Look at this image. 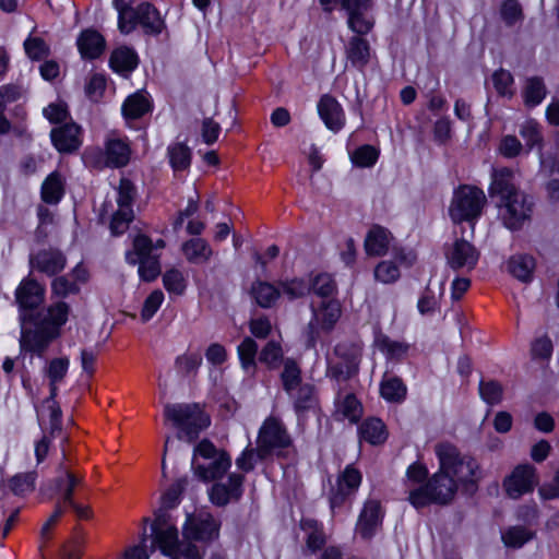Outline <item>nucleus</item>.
I'll return each mask as SVG.
<instances>
[{
	"mask_svg": "<svg viewBox=\"0 0 559 559\" xmlns=\"http://www.w3.org/2000/svg\"><path fill=\"white\" fill-rule=\"evenodd\" d=\"M537 484L536 468L531 464H520L504 477L502 488L510 499L518 500L522 496L533 492Z\"/></svg>",
	"mask_w": 559,
	"mask_h": 559,
	"instance_id": "9b49d317",
	"label": "nucleus"
},
{
	"mask_svg": "<svg viewBox=\"0 0 559 559\" xmlns=\"http://www.w3.org/2000/svg\"><path fill=\"white\" fill-rule=\"evenodd\" d=\"M63 193L62 181L59 175L50 174L41 186V197L46 203H57Z\"/></svg>",
	"mask_w": 559,
	"mask_h": 559,
	"instance_id": "8fccbe9b",
	"label": "nucleus"
},
{
	"mask_svg": "<svg viewBox=\"0 0 559 559\" xmlns=\"http://www.w3.org/2000/svg\"><path fill=\"white\" fill-rule=\"evenodd\" d=\"M336 414L350 423H356L361 417L362 407L354 394H345L336 400Z\"/></svg>",
	"mask_w": 559,
	"mask_h": 559,
	"instance_id": "4c0bfd02",
	"label": "nucleus"
},
{
	"mask_svg": "<svg viewBox=\"0 0 559 559\" xmlns=\"http://www.w3.org/2000/svg\"><path fill=\"white\" fill-rule=\"evenodd\" d=\"M435 453L440 469L451 477L456 486H475L483 477L478 462L462 454L456 447L449 442L438 443Z\"/></svg>",
	"mask_w": 559,
	"mask_h": 559,
	"instance_id": "f257e3e1",
	"label": "nucleus"
},
{
	"mask_svg": "<svg viewBox=\"0 0 559 559\" xmlns=\"http://www.w3.org/2000/svg\"><path fill=\"white\" fill-rule=\"evenodd\" d=\"M164 301V293L159 289L153 290L145 299L142 310L141 320L147 322L157 312Z\"/></svg>",
	"mask_w": 559,
	"mask_h": 559,
	"instance_id": "680f3d73",
	"label": "nucleus"
},
{
	"mask_svg": "<svg viewBox=\"0 0 559 559\" xmlns=\"http://www.w3.org/2000/svg\"><path fill=\"white\" fill-rule=\"evenodd\" d=\"M133 218V210H117L110 222L111 234L115 236L123 234Z\"/></svg>",
	"mask_w": 559,
	"mask_h": 559,
	"instance_id": "338daca9",
	"label": "nucleus"
},
{
	"mask_svg": "<svg viewBox=\"0 0 559 559\" xmlns=\"http://www.w3.org/2000/svg\"><path fill=\"white\" fill-rule=\"evenodd\" d=\"M283 371L281 373V380L283 388L288 395H293V392L301 383V371L298 364L293 358H286L283 361Z\"/></svg>",
	"mask_w": 559,
	"mask_h": 559,
	"instance_id": "a19ab883",
	"label": "nucleus"
},
{
	"mask_svg": "<svg viewBox=\"0 0 559 559\" xmlns=\"http://www.w3.org/2000/svg\"><path fill=\"white\" fill-rule=\"evenodd\" d=\"M487 203L485 192L474 186L459 187L453 194L449 214L454 223L475 222Z\"/></svg>",
	"mask_w": 559,
	"mask_h": 559,
	"instance_id": "423d86ee",
	"label": "nucleus"
},
{
	"mask_svg": "<svg viewBox=\"0 0 559 559\" xmlns=\"http://www.w3.org/2000/svg\"><path fill=\"white\" fill-rule=\"evenodd\" d=\"M194 475L202 481L222 478L231 466L229 454L204 439L193 450L191 462Z\"/></svg>",
	"mask_w": 559,
	"mask_h": 559,
	"instance_id": "7ed1b4c3",
	"label": "nucleus"
},
{
	"mask_svg": "<svg viewBox=\"0 0 559 559\" xmlns=\"http://www.w3.org/2000/svg\"><path fill=\"white\" fill-rule=\"evenodd\" d=\"M140 25L145 34L158 35L164 28V21L162 20L157 9L151 3L144 2L140 4Z\"/></svg>",
	"mask_w": 559,
	"mask_h": 559,
	"instance_id": "f704fd0d",
	"label": "nucleus"
},
{
	"mask_svg": "<svg viewBox=\"0 0 559 559\" xmlns=\"http://www.w3.org/2000/svg\"><path fill=\"white\" fill-rule=\"evenodd\" d=\"M69 369L68 358L52 359L45 370V374L49 379V386L52 397L57 395V384L63 380Z\"/></svg>",
	"mask_w": 559,
	"mask_h": 559,
	"instance_id": "a18cd8bd",
	"label": "nucleus"
},
{
	"mask_svg": "<svg viewBox=\"0 0 559 559\" xmlns=\"http://www.w3.org/2000/svg\"><path fill=\"white\" fill-rule=\"evenodd\" d=\"M48 415L50 419V428L51 431L60 430L61 429V409L57 402L55 401V397L50 394V396L45 401V403L41 406V409L38 411V415Z\"/></svg>",
	"mask_w": 559,
	"mask_h": 559,
	"instance_id": "bf43d9fd",
	"label": "nucleus"
},
{
	"mask_svg": "<svg viewBox=\"0 0 559 559\" xmlns=\"http://www.w3.org/2000/svg\"><path fill=\"white\" fill-rule=\"evenodd\" d=\"M289 396L294 400V405L297 412L310 409L316 405L314 388L312 384H300L293 392V395Z\"/></svg>",
	"mask_w": 559,
	"mask_h": 559,
	"instance_id": "49530a36",
	"label": "nucleus"
},
{
	"mask_svg": "<svg viewBox=\"0 0 559 559\" xmlns=\"http://www.w3.org/2000/svg\"><path fill=\"white\" fill-rule=\"evenodd\" d=\"M521 138L525 141L527 151H531L534 146L540 144L543 140L542 128L534 120L524 121L519 129Z\"/></svg>",
	"mask_w": 559,
	"mask_h": 559,
	"instance_id": "603ef678",
	"label": "nucleus"
},
{
	"mask_svg": "<svg viewBox=\"0 0 559 559\" xmlns=\"http://www.w3.org/2000/svg\"><path fill=\"white\" fill-rule=\"evenodd\" d=\"M45 288L35 280L24 278L15 289V300L20 308V322H32L34 310L44 301Z\"/></svg>",
	"mask_w": 559,
	"mask_h": 559,
	"instance_id": "f8f14e48",
	"label": "nucleus"
},
{
	"mask_svg": "<svg viewBox=\"0 0 559 559\" xmlns=\"http://www.w3.org/2000/svg\"><path fill=\"white\" fill-rule=\"evenodd\" d=\"M383 512L378 500L369 499L365 502L359 514L356 532L362 538H371L381 527Z\"/></svg>",
	"mask_w": 559,
	"mask_h": 559,
	"instance_id": "6ab92c4d",
	"label": "nucleus"
},
{
	"mask_svg": "<svg viewBox=\"0 0 559 559\" xmlns=\"http://www.w3.org/2000/svg\"><path fill=\"white\" fill-rule=\"evenodd\" d=\"M170 165L175 171L185 170L190 166L191 153L188 146L176 143L168 147Z\"/></svg>",
	"mask_w": 559,
	"mask_h": 559,
	"instance_id": "09e8293b",
	"label": "nucleus"
},
{
	"mask_svg": "<svg viewBox=\"0 0 559 559\" xmlns=\"http://www.w3.org/2000/svg\"><path fill=\"white\" fill-rule=\"evenodd\" d=\"M57 472L58 475L55 478L53 484L56 490L60 493L59 502L67 506L74 501V491L76 488L84 485V477L71 472L63 463L59 464Z\"/></svg>",
	"mask_w": 559,
	"mask_h": 559,
	"instance_id": "4be33fe9",
	"label": "nucleus"
},
{
	"mask_svg": "<svg viewBox=\"0 0 559 559\" xmlns=\"http://www.w3.org/2000/svg\"><path fill=\"white\" fill-rule=\"evenodd\" d=\"M20 326L21 350L32 353L38 357H43L51 342L59 337L55 329L49 330L36 318L32 322H20Z\"/></svg>",
	"mask_w": 559,
	"mask_h": 559,
	"instance_id": "1a4fd4ad",
	"label": "nucleus"
},
{
	"mask_svg": "<svg viewBox=\"0 0 559 559\" xmlns=\"http://www.w3.org/2000/svg\"><path fill=\"white\" fill-rule=\"evenodd\" d=\"M66 263V257L55 249L40 250L31 258L32 267L49 276L60 273Z\"/></svg>",
	"mask_w": 559,
	"mask_h": 559,
	"instance_id": "b1692460",
	"label": "nucleus"
},
{
	"mask_svg": "<svg viewBox=\"0 0 559 559\" xmlns=\"http://www.w3.org/2000/svg\"><path fill=\"white\" fill-rule=\"evenodd\" d=\"M106 163L111 167H122L129 163L131 148L126 138L110 134L105 141Z\"/></svg>",
	"mask_w": 559,
	"mask_h": 559,
	"instance_id": "393cba45",
	"label": "nucleus"
},
{
	"mask_svg": "<svg viewBox=\"0 0 559 559\" xmlns=\"http://www.w3.org/2000/svg\"><path fill=\"white\" fill-rule=\"evenodd\" d=\"M448 264L453 270H473L479 259L477 249L465 239H456L445 251Z\"/></svg>",
	"mask_w": 559,
	"mask_h": 559,
	"instance_id": "a211bd4d",
	"label": "nucleus"
},
{
	"mask_svg": "<svg viewBox=\"0 0 559 559\" xmlns=\"http://www.w3.org/2000/svg\"><path fill=\"white\" fill-rule=\"evenodd\" d=\"M533 359L548 360L552 355V342L547 335L534 340L531 345Z\"/></svg>",
	"mask_w": 559,
	"mask_h": 559,
	"instance_id": "774afa93",
	"label": "nucleus"
},
{
	"mask_svg": "<svg viewBox=\"0 0 559 559\" xmlns=\"http://www.w3.org/2000/svg\"><path fill=\"white\" fill-rule=\"evenodd\" d=\"M480 397L489 405H497L502 401L503 388L493 380L480 381L479 383Z\"/></svg>",
	"mask_w": 559,
	"mask_h": 559,
	"instance_id": "864d4df0",
	"label": "nucleus"
},
{
	"mask_svg": "<svg viewBox=\"0 0 559 559\" xmlns=\"http://www.w3.org/2000/svg\"><path fill=\"white\" fill-rule=\"evenodd\" d=\"M115 7L118 11V28L122 34H129L140 25V4L133 8L115 0Z\"/></svg>",
	"mask_w": 559,
	"mask_h": 559,
	"instance_id": "473e14b6",
	"label": "nucleus"
},
{
	"mask_svg": "<svg viewBox=\"0 0 559 559\" xmlns=\"http://www.w3.org/2000/svg\"><path fill=\"white\" fill-rule=\"evenodd\" d=\"M379 152L371 145H362L358 147L353 156V163L359 167H371L376 164Z\"/></svg>",
	"mask_w": 559,
	"mask_h": 559,
	"instance_id": "0e129e2a",
	"label": "nucleus"
},
{
	"mask_svg": "<svg viewBox=\"0 0 559 559\" xmlns=\"http://www.w3.org/2000/svg\"><path fill=\"white\" fill-rule=\"evenodd\" d=\"M459 486L440 468L429 480L416 488H409L408 500L417 509L430 503L447 504L455 496Z\"/></svg>",
	"mask_w": 559,
	"mask_h": 559,
	"instance_id": "20e7f679",
	"label": "nucleus"
},
{
	"mask_svg": "<svg viewBox=\"0 0 559 559\" xmlns=\"http://www.w3.org/2000/svg\"><path fill=\"white\" fill-rule=\"evenodd\" d=\"M251 294L262 308H270L280 297V290L266 282H257L252 285Z\"/></svg>",
	"mask_w": 559,
	"mask_h": 559,
	"instance_id": "79ce46f5",
	"label": "nucleus"
},
{
	"mask_svg": "<svg viewBox=\"0 0 559 559\" xmlns=\"http://www.w3.org/2000/svg\"><path fill=\"white\" fill-rule=\"evenodd\" d=\"M219 523L207 512L190 515L183 526V535L188 539L211 540L218 536Z\"/></svg>",
	"mask_w": 559,
	"mask_h": 559,
	"instance_id": "2eb2a0df",
	"label": "nucleus"
},
{
	"mask_svg": "<svg viewBox=\"0 0 559 559\" xmlns=\"http://www.w3.org/2000/svg\"><path fill=\"white\" fill-rule=\"evenodd\" d=\"M406 386L397 377H384L380 385L381 396L389 402H401L406 396Z\"/></svg>",
	"mask_w": 559,
	"mask_h": 559,
	"instance_id": "37998d69",
	"label": "nucleus"
},
{
	"mask_svg": "<svg viewBox=\"0 0 559 559\" xmlns=\"http://www.w3.org/2000/svg\"><path fill=\"white\" fill-rule=\"evenodd\" d=\"M524 96L525 103L528 106L540 104L546 96V88L542 80L538 78L527 80Z\"/></svg>",
	"mask_w": 559,
	"mask_h": 559,
	"instance_id": "5fc2aeb1",
	"label": "nucleus"
},
{
	"mask_svg": "<svg viewBox=\"0 0 559 559\" xmlns=\"http://www.w3.org/2000/svg\"><path fill=\"white\" fill-rule=\"evenodd\" d=\"M374 277L383 284H391L399 280L400 270L393 261H382L374 269Z\"/></svg>",
	"mask_w": 559,
	"mask_h": 559,
	"instance_id": "4d7b16f0",
	"label": "nucleus"
},
{
	"mask_svg": "<svg viewBox=\"0 0 559 559\" xmlns=\"http://www.w3.org/2000/svg\"><path fill=\"white\" fill-rule=\"evenodd\" d=\"M78 49L83 59H96L105 50V38L95 29H84L76 39Z\"/></svg>",
	"mask_w": 559,
	"mask_h": 559,
	"instance_id": "cd10ccee",
	"label": "nucleus"
},
{
	"mask_svg": "<svg viewBox=\"0 0 559 559\" xmlns=\"http://www.w3.org/2000/svg\"><path fill=\"white\" fill-rule=\"evenodd\" d=\"M310 290L320 297H329L334 294L336 289L335 282L330 274H319L312 281Z\"/></svg>",
	"mask_w": 559,
	"mask_h": 559,
	"instance_id": "052dcab7",
	"label": "nucleus"
},
{
	"mask_svg": "<svg viewBox=\"0 0 559 559\" xmlns=\"http://www.w3.org/2000/svg\"><path fill=\"white\" fill-rule=\"evenodd\" d=\"M500 217L509 229H520L531 218L532 199L524 192L514 194L498 202Z\"/></svg>",
	"mask_w": 559,
	"mask_h": 559,
	"instance_id": "9d476101",
	"label": "nucleus"
},
{
	"mask_svg": "<svg viewBox=\"0 0 559 559\" xmlns=\"http://www.w3.org/2000/svg\"><path fill=\"white\" fill-rule=\"evenodd\" d=\"M378 349L390 360H401L406 357L409 350V344L395 341L386 335L380 334L374 341Z\"/></svg>",
	"mask_w": 559,
	"mask_h": 559,
	"instance_id": "72a5a7b5",
	"label": "nucleus"
},
{
	"mask_svg": "<svg viewBox=\"0 0 559 559\" xmlns=\"http://www.w3.org/2000/svg\"><path fill=\"white\" fill-rule=\"evenodd\" d=\"M243 475L229 474L227 483H216L211 487L209 491L211 502L217 507H225L230 502L238 501L243 493Z\"/></svg>",
	"mask_w": 559,
	"mask_h": 559,
	"instance_id": "dca6fc26",
	"label": "nucleus"
},
{
	"mask_svg": "<svg viewBox=\"0 0 559 559\" xmlns=\"http://www.w3.org/2000/svg\"><path fill=\"white\" fill-rule=\"evenodd\" d=\"M69 314L70 306L67 302L59 300L51 304L41 318H35L49 330L55 329L57 335L60 336V329L67 323Z\"/></svg>",
	"mask_w": 559,
	"mask_h": 559,
	"instance_id": "c756f323",
	"label": "nucleus"
},
{
	"mask_svg": "<svg viewBox=\"0 0 559 559\" xmlns=\"http://www.w3.org/2000/svg\"><path fill=\"white\" fill-rule=\"evenodd\" d=\"M164 416L179 429L178 438H187L189 442L210 425V417L198 404H167Z\"/></svg>",
	"mask_w": 559,
	"mask_h": 559,
	"instance_id": "39448f33",
	"label": "nucleus"
},
{
	"mask_svg": "<svg viewBox=\"0 0 559 559\" xmlns=\"http://www.w3.org/2000/svg\"><path fill=\"white\" fill-rule=\"evenodd\" d=\"M292 443V438L284 424L276 417H267L259 429L257 439V455L264 460L271 453L285 449Z\"/></svg>",
	"mask_w": 559,
	"mask_h": 559,
	"instance_id": "0eeeda50",
	"label": "nucleus"
},
{
	"mask_svg": "<svg viewBox=\"0 0 559 559\" xmlns=\"http://www.w3.org/2000/svg\"><path fill=\"white\" fill-rule=\"evenodd\" d=\"M128 263H139V275L143 281L152 282L160 274L159 253H152V239L138 235L133 240V252L126 255Z\"/></svg>",
	"mask_w": 559,
	"mask_h": 559,
	"instance_id": "6e6552de",
	"label": "nucleus"
},
{
	"mask_svg": "<svg viewBox=\"0 0 559 559\" xmlns=\"http://www.w3.org/2000/svg\"><path fill=\"white\" fill-rule=\"evenodd\" d=\"M202 364V357L199 353H186L177 357L175 365L179 372L191 374L197 372Z\"/></svg>",
	"mask_w": 559,
	"mask_h": 559,
	"instance_id": "e2e57ef3",
	"label": "nucleus"
},
{
	"mask_svg": "<svg viewBox=\"0 0 559 559\" xmlns=\"http://www.w3.org/2000/svg\"><path fill=\"white\" fill-rule=\"evenodd\" d=\"M361 36L362 35L360 34L352 36L344 47L346 68L349 64L359 72H364L365 68L371 60L370 44Z\"/></svg>",
	"mask_w": 559,
	"mask_h": 559,
	"instance_id": "aec40b11",
	"label": "nucleus"
},
{
	"mask_svg": "<svg viewBox=\"0 0 559 559\" xmlns=\"http://www.w3.org/2000/svg\"><path fill=\"white\" fill-rule=\"evenodd\" d=\"M55 147L61 153L76 151L82 144V130L76 123H66L53 128L50 132Z\"/></svg>",
	"mask_w": 559,
	"mask_h": 559,
	"instance_id": "412c9836",
	"label": "nucleus"
},
{
	"mask_svg": "<svg viewBox=\"0 0 559 559\" xmlns=\"http://www.w3.org/2000/svg\"><path fill=\"white\" fill-rule=\"evenodd\" d=\"M391 233L379 225L372 226L365 238V251L371 257H381L388 253L391 242Z\"/></svg>",
	"mask_w": 559,
	"mask_h": 559,
	"instance_id": "bb28decb",
	"label": "nucleus"
},
{
	"mask_svg": "<svg viewBox=\"0 0 559 559\" xmlns=\"http://www.w3.org/2000/svg\"><path fill=\"white\" fill-rule=\"evenodd\" d=\"M237 354L245 373L253 377L257 372V342L252 337H245L237 347Z\"/></svg>",
	"mask_w": 559,
	"mask_h": 559,
	"instance_id": "2f4dec72",
	"label": "nucleus"
},
{
	"mask_svg": "<svg viewBox=\"0 0 559 559\" xmlns=\"http://www.w3.org/2000/svg\"><path fill=\"white\" fill-rule=\"evenodd\" d=\"M510 273L522 282H528L532 278L535 269V260L527 254L512 257L508 262Z\"/></svg>",
	"mask_w": 559,
	"mask_h": 559,
	"instance_id": "e433bc0d",
	"label": "nucleus"
},
{
	"mask_svg": "<svg viewBox=\"0 0 559 559\" xmlns=\"http://www.w3.org/2000/svg\"><path fill=\"white\" fill-rule=\"evenodd\" d=\"M520 191L513 183V171L510 168L502 167L492 170L489 186L491 198H499L501 201Z\"/></svg>",
	"mask_w": 559,
	"mask_h": 559,
	"instance_id": "a878e982",
	"label": "nucleus"
},
{
	"mask_svg": "<svg viewBox=\"0 0 559 559\" xmlns=\"http://www.w3.org/2000/svg\"><path fill=\"white\" fill-rule=\"evenodd\" d=\"M80 292V286L76 282L69 278V275L56 277L51 282V294L57 298H66L69 295H74Z\"/></svg>",
	"mask_w": 559,
	"mask_h": 559,
	"instance_id": "6e6d98bb",
	"label": "nucleus"
},
{
	"mask_svg": "<svg viewBox=\"0 0 559 559\" xmlns=\"http://www.w3.org/2000/svg\"><path fill=\"white\" fill-rule=\"evenodd\" d=\"M359 436L371 444L382 443L386 439L385 426L378 418L366 419L359 427Z\"/></svg>",
	"mask_w": 559,
	"mask_h": 559,
	"instance_id": "58836bf2",
	"label": "nucleus"
},
{
	"mask_svg": "<svg viewBox=\"0 0 559 559\" xmlns=\"http://www.w3.org/2000/svg\"><path fill=\"white\" fill-rule=\"evenodd\" d=\"M181 251L188 262L193 264L206 263L213 255V250L203 238H191L181 246Z\"/></svg>",
	"mask_w": 559,
	"mask_h": 559,
	"instance_id": "c85d7f7f",
	"label": "nucleus"
},
{
	"mask_svg": "<svg viewBox=\"0 0 559 559\" xmlns=\"http://www.w3.org/2000/svg\"><path fill=\"white\" fill-rule=\"evenodd\" d=\"M36 473H20L9 480L11 491L16 496H24L35 489Z\"/></svg>",
	"mask_w": 559,
	"mask_h": 559,
	"instance_id": "3c124183",
	"label": "nucleus"
},
{
	"mask_svg": "<svg viewBox=\"0 0 559 559\" xmlns=\"http://www.w3.org/2000/svg\"><path fill=\"white\" fill-rule=\"evenodd\" d=\"M135 197V188L133 183L126 178H122L118 187V210H132V203Z\"/></svg>",
	"mask_w": 559,
	"mask_h": 559,
	"instance_id": "13d9d810",
	"label": "nucleus"
},
{
	"mask_svg": "<svg viewBox=\"0 0 559 559\" xmlns=\"http://www.w3.org/2000/svg\"><path fill=\"white\" fill-rule=\"evenodd\" d=\"M109 63L114 71L129 73L136 68L138 56L132 49L120 47L112 51Z\"/></svg>",
	"mask_w": 559,
	"mask_h": 559,
	"instance_id": "c9c22d12",
	"label": "nucleus"
},
{
	"mask_svg": "<svg viewBox=\"0 0 559 559\" xmlns=\"http://www.w3.org/2000/svg\"><path fill=\"white\" fill-rule=\"evenodd\" d=\"M362 480V475L354 465H347L336 479V486L331 491L330 503L334 509L340 507L347 497L354 495Z\"/></svg>",
	"mask_w": 559,
	"mask_h": 559,
	"instance_id": "f3484780",
	"label": "nucleus"
},
{
	"mask_svg": "<svg viewBox=\"0 0 559 559\" xmlns=\"http://www.w3.org/2000/svg\"><path fill=\"white\" fill-rule=\"evenodd\" d=\"M151 100L144 92L133 93L122 104V115L127 120L139 119L151 111Z\"/></svg>",
	"mask_w": 559,
	"mask_h": 559,
	"instance_id": "7c9ffc66",
	"label": "nucleus"
},
{
	"mask_svg": "<svg viewBox=\"0 0 559 559\" xmlns=\"http://www.w3.org/2000/svg\"><path fill=\"white\" fill-rule=\"evenodd\" d=\"M283 357L284 350L281 342L275 340L269 341L259 353V361L265 365L269 369L278 368L281 362L285 360Z\"/></svg>",
	"mask_w": 559,
	"mask_h": 559,
	"instance_id": "c03bdc74",
	"label": "nucleus"
},
{
	"mask_svg": "<svg viewBox=\"0 0 559 559\" xmlns=\"http://www.w3.org/2000/svg\"><path fill=\"white\" fill-rule=\"evenodd\" d=\"M492 83L499 95L511 96L513 94V78L507 70L500 69L492 74Z\"/></svg>",
	"mask_w": 559,
	"mask_h": 559,
	"instance_id": "69168bd1",
	"label": "nucleus"
},
{
	"mask_svg": "<svg viewBox=\"0 0 559 559\" xmlns=\"http://www.w3.org/2000/svg\"><path fill=\"white\" fill-rule=\"evenodd\" d=\"M152 551L158 548L173 559H201L199 549L191 544H179L178 530L163 511L156 514L152 524Z\"/></svg>",
	"mask_w": 559,
	"mask_h": 559,
	"instance_id": "f03ea898",
	"label": "nucleus"
},
{
	"mask_svg": "<svg viewBox=\"0 0 559 559\" xmlns=\"http://www.w3.org/2000/svg\"><path fill=\"white\" fill-rule=\"evenodd\" d=\"M312 318L309 322L310 337L319 331H331L341 317V305L335 299L311 302Z\"/></svg>",
	"mask_w": 559,
	"mask_h": 559,
	"instance_id": "ddd939ff",
	"label": "nucleus"
},
{
	"mask_svg": "<svg viewBox=\"0 0 559 559\" xmlns=\"http://www.w3.org/2000/svg\"><path fill=\"white\" fill-rule=\"evenodd\" d=\"M318 112L328 129L340 131L345 124V114L341 104L330 95H323L318 103Z\"/></svg>",
	"mask_w": 559,
	"mask_h": 559,
	"instance_id": "5701e85b",
	"label": "nucleus"
},
{
	"mask_svg": "<svg viewBox=\"0 0 559 559\" xmlns=\"http://www.w3.org/2000/svg\"><path fill=\"white\" fill-rule=\"evenodd\" d=\"M535 537V533L522 525L508 527L501 534L504 546L509 548H521Z\"/></svg>",
	"mask_w": 559,
	"mask_h": 559,
	"instance_id": "ea45409f",
	"label": "nucleus"
},
{
	"mask_svg": "<svg viewBox=\"0 0 559 559\" xmlns=\"http://www.w3.org/2000/svg\"><path fill=\"white\" fill-rule=\"evenodd\" d=\"M341 8L347 13V25L356 34H368L374 21L368 14L372 7V0H338Z\"/></svg>",
	"mask_w": 559,
	"mask_h": 559,
	"instance_id": "4468645a",
	"label": "nucleus"
},
{
	"mask_svg": "<svg viewBox=\"0 0 559 559\" xmlns=\"http://www.w3.org/2000/svg\"><path fill=\"white\" fill-rule=\"evenodd\" d=\"M163 284L169 294L182 295L187 288V278L178 269H170L163 275Z\"/></svg>",
	"mask_w": 559,
	"mask_h": 559,
	"instance_id": "de8ad7c7",
	"label": "nucleus"
}]
</instances>
